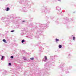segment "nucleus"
<instances>
[{
  "mask_svg": "<svg viewBox=\"0 0 76 76\" xmlns=\"http://www.w3.org/2000/svg\"><path fill=\"white\" fill-rule=\"evenodd\" d=\"M44 60L45 61H47V57L46 56H45L44 58Z\"/></svg>",
  "mask_w": 76,
  "mask_h": 76,
  "instance_id": "nucleus-1",
  "label": "nucleus"
},
{
  "mask_svg": "<svg viewBox=\"0 0 76 76\" xmlns=\"http://www.w3.org/2000/svg\"><path fill=\"white\" fill-rule=\"evenodd\" d=\"M5 43H7V42H6V40L5 39H3V40H2Z\"/></svg>",
  "mask_w": 76,
  "mask_h": 76,
  "instance_id": "nucleus-2",
  "label": "nucleus"
},
{
  "mask_svg": "<svg viewBox=\"0 0 76 76\" xmlns=\"http://www.w3.org/2000/svg\"><path fill=\"white\" fill-rule=\"evenodd\" d=\"M58 47L59 48H61V47H62V46L61 45H59L58 46Z\"/></svg>",
  "mask_w": 76,
  "mask_h": 76,
  "instance_id": "nucleus-3",
  "label": "nucleus"
},
{
  "mask_svg": "<svg viewBox=\"0 0 76 76\" xmlns=\"http://www.w3.org/2000/svg\"><path fill=\"white\" fill-rule=\"evenodd\" d=\"M10 10V8H9V7H7V8L6 11H9Z\"/></svg>",
  "mask_w": 76,
  "mask_h": 76,
  "instance_id": "nucleus-4",
  "label": "nucleus"
},
{
  "mask_svg": "<svg viewBox=\"0 0 76 76\" xmlns=\"http://www.w3.org/2000/svg\"><path fill=\"white\" fill-rule=\"evenodd\" d=\"M34 57L31 58H30V60H34Z\"/></svg>",
  "mask_w": 76,
  "mask_h": 76,
  "instance_id": "nucleus-5",
  "label": "nucleus"
},
{
  "mask_svg": "<svg viewBox=\"0 0 76 76\" xmlns=\"http://www.w3.org/2000/svg\"><path fill=\"white\" fill-rule=\"evenodd\" d=\"M25 42V40H24V39L22 41H21V42H22V43H23V42Z\"/></svg>",
  "mask_w": 76,
  "mask_h": 76,
  "instance_id": "nucleus-6",
  "label": "nucleus"
},
{
  "mask_svg": "<svg viewBox=\"0 0 76 76\" xmlns=\"http://www.w3.org/2000/svg\"><path fill=\"white\" fill-rule=\"evenodd\" d=\"M4 57V56H2V58H1V60H3V58Z\"/></svg>",
  "mask_w": 76,
  "mask_h": 76,
  "instance_id": "nucleus-7",
  "label": "nucleus"
},
{
  "mask_svg": "<svg viewBox=\"0 0 76 76\" xmlns=\"http://www.w3.org/2000/svg\"><path fill=\"white\" fill-rule=\"evenodd\" d=\"M56 41H59V40L58 39H56Z\"/></svg>",
  "mask_w": 76,
  "mask_h": 76,
  "instance_id": "nucleus-8",
  "label": "nucleus"
},
{
  "mask_svg": "<svg viewBox=\"0 0 76 76\" xmlns=\"http://www.w3.org/2000/svg\"><path fill=\"white\" fill-rule=\"evenodd\" d=\"M73 40H75V37H73Z\"/></svg>",
  "mask_w": 76,
  "mask_h": 76,
  "instance_id": "nucleus-9",
  "label": "nucleus"
},
{
  "mask_svg": "<svg viewBox=\"0 0 76 76\" xmlns=\"http://www.w3.org/2000/svg\"><path fill=\"white\" fill-rule=\"evenodd\" d=\"M13 57H14L13 56H11L10 58H13Z\"/></svg>",
  "mask_w": 76,
  "mask_h": 76,
  "instance_id": "nucleus-10",
  "label": "nucleus"
},
{
  "mask_svg": "<svg viewBox=\"0 0 76 76\" xmlns=\"http://www.w3.org/2000/svg\"><path fill=\"white\" fill-rule=\"evenodd\" d=\"M23 59L25 60H26V58H23Z\"/></svg>",
  "mask_w": 76,
  "mask_h": 76,
  "instance_id": "nucleus-11",
  "label": "nucleus"
},
{
  "mask_svg": "<svg viewBox=\"0 0 76 76\" xmlns=\"http://www.w3.org/2000/svg\"><path fill=\"white\" fill-rule=\"evenodd\" d=\"M9 66H11V63H9L8 64Z\"/></svg>",
  "mask_w": 76,
  "mask_h": 76,
  "instance_id": "nucleus-12",
  "label": "nucleus"
},
{
  "mask_svg": "<svg viewBox=\"0 0 76 76\" xmlns=\"http://www.w3.org/2000/svg\"><path fill=\"white\" fill-rule=\"evenodd\" d=\"M14 31V30L11 31V32H13Z\"/></svg>",
  "mask_w": 76,
  "mask_h": 76,
  "instance_id": "nucleus-13",
  "label": "nucleus"
},
{
  "mask_svg": "<svg viewBox=\"0 0 76 76\" xmlns=\"http://www.w3.org/2000/svg\"><path fill=\"white\" fill-rule=\"evenodd\" d=\"M22 22H25V20H23L22 21Z\"/></svg>",
  "mask_w": 76,
  "mask_h": 76,
  "instance_id": "nucleus-14",
  "label": "nucleus"
}]
</instances>
